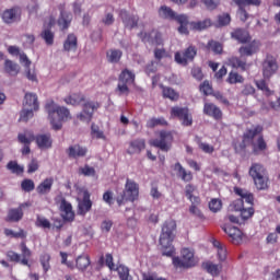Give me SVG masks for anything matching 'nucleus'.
<instances>
[{
	"instance_id": "obj_14",
	"label": "nucleus",
	"mask_w": 280,
	"mask_h": 280,
	"mask_svg": "<svg viewBox=\"0 0 280 280\" xmlns=\"http://www.w3.org/2000/svg\"><path fill=\"white\" fill-rule=\"evenodd\" d=\"M196 58V48L194 46L188 47L183 54H175V61L177 65L187 66L188 62H191Z\"/></svg>"
},
{
	"instance_id": "obj_60",
	"label": "nucleus",
	"mask_w": 280,
	"mask_h": 280,
	"mask_svg": "<svg viewBox=\"0 0 280 280\" xmlns=\"http://www.w3.org/2000/svg\"><path fill=\"white\" fill-rule=\"evenodd\" d=\"M231 23V15L229 13H223L218 16V25L224 27Z\"/></svg>"
},
{
	"instance_id": "obj_45",
	"label": "nucleus",
	"mask_w": 280,
	"mask_h": 280,
	"mask_svg": "<svg viewBox=\"0 0 280 280\" xmlns=\"http://www.w3.org/2000/svg\"><path fill=\"white\" fill-rule=\"evenodd\" d=\"M203 268L209 272V275H212V277H218L220 275V266L215 265L213 262H206L203 265Z\"/></svg>"
},
{
	"instance_id": "obj_47",
	"label": "nucleus",
	"mask_w": 280,
	"mask_h": 280,
	"mask_svg": "<svg viewBox=\"0 0 280 280\" xmlns=\"http://www.w3.org/2000/svg\"><path fill=\"white\" fill-rule=\"evenodd\" d=\"M194 186L191 185H187L186 186V196L188 198V200H190V202H192V205H199L200 203V198H198L197 196H194Z\"/></svg>"
},
{
	"instance_id": "obj_31",
	"label": "nucleus",
	"mask_w": 280,
	"mask_h": 280,
	"mask_svg": "<svg viewBox=\"0 0 280 280\" xmlns=\"http://www.w3.org/2000/svg\"><path fill=\"white\" fill-rule=\"evenodd\" d=\"M174 171L177 172V176H179V178H182V180H185L186 183H189V180L194 178L191 172H187L185 167L180 165V163L175 164Z\"/></svg>"
},
{
	"instance_id": "obj_42",
	"label": "nucleus",
	"mask_w": 280,
	"mask_h": 280,
	"mask_svg": "<svg viewBox=\"0 0 280 280\" xmlns=\"http://www.w3.org/2000/svg\"><path fill=\"white\" fill-rule=\"evenodd\" d=\"M226 82L229 84H244V77L235 71H232L229 73Z\"/></svg>"
},
{
	"instance_id": "obj_59",
	"label": "nucleus",
	"mask_w": 280,
	"mask_h": 280,
	"mask_svg": "<svg viewBox=\"0 0 280 280\" xmlns=\"http://www.w3.org/2000/svg\"><path fill=\"white\" fill-rule=\"evenodd\" d=\"M266 149V141H264V138L259 137L257 139V142L253 143V150L257 154V152H261Z\"/></svg>"
},
{
	"instance_id": "obj_36",
	"label": "nucleus",
	"mask_w": 280,
	"mask_h": 280,
	"mask_svg": "<svg viewBox=\"0 0 280 280\" xmlns=\"http://www.w3.org/2000/svg\"><path fill=\"white\" fill-rule=\"evenodd\" d=\"M91 207H93V201H91V195L89 191H84L83 200L79 201V209L81 211H90Z\"/></svg>"
},
{
	"instance_id": "obj_27",
	"label": "nucleus",
	"mask_w": 280,
	"mask_h": 280,
	"mask_svg": "<svg viewBox=\"0 0 280 280\" xmlns=\"http://www.w3.org/2000/svg\"><path fill=\"white\" fill-rule=\"evenodd\" d=\"M4 71L5 73H9V75H19V73H21V66L10 59H7L4 60Z\"/></svg>"
},
{
	"instance_id": "obj_26",
	"label": "nucleus",
	"mask_w": 280,
	"mask_h": 280,
	"mask_svg": "<svg viewBox=\"0 0 280 280\" xmlns=\"http://www.w3.org/2000/svg\"><path fill=\"white\" fill-rule=\"evenodd\" d=\"M120 16L122 19V23L125 27L128 30H132V27H137V23H139V18L131 16L126 11H121Z\"/></svg>"
},
{
	"instance_id": "obj_4",
	"label": "nucleus",
	"mask_w": 280,
	"mask_h": 280,
	"mask_svg": "<svg viewBox=\"0 0 280 280\" xmlns=\"http://www.w3.org/2000/svg\"><path fill=\"white\" fill-rule=\"evenodd\" d=\"M249 176L253 178L256 189L264 190L268 187V173L264 165L258 163L252 164Z\"/></svg>"
},
{
	"instance_id": "obj_34",
	"label": "nucleus",
	"mask_w": 280,
	"mask_h": 280,
	"mask_svg": "<svg viewBox=\"0 0 280 280\" xmlns=\"http://www.w3.org/2000/svg\"><path fill=\"white\" fill-rule=\"evenodd\" d=\"M72 19H73V16L71 15V13L62 11L61 15H60V18L58 20L59 27L61 30H67V27H69Z\"/></svg>"
},
{
	"instance_id": "obj_16",
	"label": "nucleus",
	"mask_w": 280,
	"mask_h": 280,
	"mask_svg": "<svg viewBox=\"0 0 280 280\" xmlns=\"http://www.w3.org/2000/svg\"><path fill=\"white\" fill-rule=\"evenodd\" d=\"M35 143L39 150H51L54 139L50 133H39L35 137Z\"/></svg>"
},
{
	"instance_id": "obj_39",
	"label": "nucleus",
	"mask_w": 280,
	"mask_h": 280,
	"mask_svg": "<svg viewBox=\"0 0 280 280\" xmlns=\"http://www.w3.org/2000/svg\"><path fill=\"white\" fill-rule=\"evenodd\" d=\"M214 248H217L218 258L220 261L226 260V246L224 244H221L220 241H213L212 242Z\"/></svg>"
},
{
	"instance_id": "obj_40",
	"label": "nucleus",
	"mask_w": 280,
	"mask_h": 280,
	"mask_svg": "<svg viewBox=\"0 0 280 280\" xmlns=\"http://www.w3.org/2000/svg\"><path fill=\"white\" fill-rule=\"evenodd\" d=\"M18 139L20 143H24V145H30L32 141L36 140V137H34V132L32 131H25L24 133H20L18 136Z\"/></svg>"
},
{
	"instance_id": "obj_50",
	"label": "nucleus",
	"mask_w": 280,
	"mask_h": 280,
	"mask_svg": "<svg viewBox=\"0 0 280 280\" xmlns=\"http://www.w3.org/2000/svg\"><path fill=\"white\" fill-rule=\"evenodd\" d=\"M91 135L93 139H106V136H104V131H102L100 127L95 124H92L91 126Z\"/></svg>"
},
{
	"instance_id": "obj_32",
	"label": "nucleus",
	"mask_w": 280,
	"mask_h": 280,
	"mask_svg": "<svg viewBox=\"0 0 280 280\" xmlns=\"http://www.w3.org/2000/svg\"><path fill=\"white\" fill-rule=\"evenodd\" d=\"M162 95L163 97L171 100V102H178V98L180 97V94H178V92L167 86H162Z\"/></svg>"
},
{
	"instance_id": "obj_9",
	"label": "nucleus",
	"mask_w": 280,
	"mask_h": 280,
	"mask_svg": "<svg viewBox=\"0 0 280 280\" xmlns=\"http://www.w3.org/2000/svg\"><path fill=\"white\" fill-rule=\"evenodd\" d=\"M100 108V104L95 102H86L83 105V110L77 115L79 121L83 124H91V119H93V113Z\"/></svg>"
},
{
	"instance_id": "obj_17",
	"label": "nucleus",
	"mask_w": 280,
	"mask_h": 280,
	"mask_svg": "<svg viewBox=\"0 0 280 280\" xmlns=\"http://www.w3.org/2000/svg\"><path fill=\"white\" fill-rule=\"evenodd\" d=\"M62 219H57L52 223V229L56 231H60L62 226H65V222H73L75 220V212L74 211H63L61 213Z\"/></svg>"
},
{
	"instance_id": "obj_53",
	"label": "nucleus",
	"mask_w": 280,
	"mask_h": 280,
	"mask_svg": "<svg viewBox=\"0 0 280 280\" xmlns=\"http://www.w3.org/2000/svg\"><path fill=\"white\" fill-rule=\"evenodd\" d=\"M259 132H261L260 126L252 127L244 133V139H255Z\"/></svg>"
},
{
	"instance_id": "obj_21",
	"label": "nucleus",
	"mask_w": 280,
	"mask_h": 280,
	"mask_svg": "<svg viewBox=\"0 0 280 280\" xmlns=\"http://www.w3.org/2000/svg\"><path fill=\"white\" fill-rule=\"evenodd\" d=\"M23 107L38 110V96L34 93H26L24 96Z\"/></svg>"
},
{
	"instance_id": "obj_13",
	"label": "nucleus",
	"mask_w": 280,
	"mask_h": 280,
	"mask_svg": "<svg viewBox=\"0 0 280 280\" xmlns=\"http://www.w3.org/2000/svg\"><path fill=\"white\" fill-rule=\"evenodd\" d=\"M254 214L255 212L253 211H241L237 212V214H230L224 217L223 224H244V222L249 218H253Z\"/></svg>"
},
{
	"instance_id": "obj_48",
	"label": "nucleus",
	"mask_w": 280,
	"mask_h": 280,
	"mask_svg": "<svg viewBox=\"0 0 280 280\" xmlns=\"http://www.w3.org/2000/svg\"><path fill=\"white\" fill-rule=\"evenodd\" d=\"M23 220V211H11L5 218L7 222H19Z\"/></svg>"
},
{
	"instance_id": "obj_6",
	"label": "nucleus",
	"mask_w": 280,
	"mask_h": 280,
	"mask_svg": "<svg viewBox=\"0 0 280 280\" xmlns=\"http://www.w3.org/2000/svg\"><path fill=\"white\" fill-rule=\"evenodd\" d=\"M174 142V132L161 131L160 139L149 140V144L153 148H159L162 152H170L172 150V143Z\"/></svg>"
},
{
	"instance_id": "obj_64",
	"label": "nucleus",
	"mask_w": 280,
	"mask_h": 280,
	"mask_svg": "<svg viewBox=\"0 0 280 280\" xmlns=\"http://www.w3.org/2000/svg\"><path fill=\"white\" fill-rule=\"evenodd\" d=\"M79 174L83 176H95V168L89 165L79 168Z\"/></svg>"
},
{
	"instance_id": "obj_54",
	"label": "nucleus",
	"mask_w": 280,
	"mask_h": 280,
	"mask_svg": "<svg viewBox=\"0 0 280 280\" xmlns=\"http://www.w3.org/2000/svg\"><path fill=\"white\" fill-rule=\"evenodd\" d=\"M59 255L61 257L62 266H67V268H70V270H73V268H75V265L73 264V261L68 260L69 254H67V252H60Z\"/></svg>"
},
{
	"instance_id": "obj_63",
	"label": "nucleus",
	"mask_w": 280,
	"mask_h": 280,
	"mask_svg": "<svg viewBox=\"0 0 280 280\" xmlns=\"http://www.w3.org/2000/svg\"><path fill=\"white\" fill-rule=\"evenodd\" d=\"M7 168L12 172V174H23V166L19 165L16 162H9Z\"/></svg>"
},
{
	"instance_id": "obj_62",
	"label": "nucleus",
	"mask_w": 280,
	"mask_h": 280,
	"mask_svg": "<svg viewBox=\"0 0 280 280\" xmlns=\"http://www.w3.org/2000/svg\"><path fill=\"white\" fill-rule=\"evenodd\" d=\"M198 147L200 149L201 152H205L206 154H213L214 152V148L213 145L207 143V142H202V141H199L198 142Z\"/></svg>"
},
{
	"instance_id": "obj_8",
	"label": "nucleus",
	"mask_w": 280,
	"mask_h": 280,
	"mask_svg": "<svg viewBox=\"0 0 280 280\" xmlns=\"http://www.w3.org/2000/svg\"><path fill=\"white\" fill-rule=\"evenodd\" d=\"M234 3L238 7L237 10V16L240 21H243V23H246L248 21L250 14L246 12V5H256L259 7L261 5V0H233Z\"/></svg>"
},
{
	"instance_id": "obj_3",
	"label": "nucleus",
	"mask_w": 280,
	"mask_h": 280,
	"mask_svg": "<svg viewBox=\"0 0 280 280\" xmlns=\"http://www.w3.org/2000/svg\"><path fill=\"white\" fill-rule=\"evenodd\" d=\"M135 200H139V184L127 178L122 192L116 197V202L118 207H124L127 202H135Z\"/></svg>"
},
{
	"instance_id": "obj_37",
	"label": "nucleus",
	"mask_w": 280,
	"mask_h": 280,
	"mask_svg": "<svg viewBox=\"0 0 280 280\" xmlns=\"http://www.w3.org/2000/svg\"><path fill=\"white\" fill-rule=\"evenodd\" d=\"M51 255L49 254H43L39 257V264L44 270V275H47V272H49V270H51Z\"/></svg>"
},
{
	"instance_id": "obj_30",
	"label": "nucleus",
	"mask_w": 280,
	"mask_h": 280,
	"mask_svg": "<svg viewBox=\"0 0 280 280\" xmlns=\"http://www.w3.org/2000/svg\"><path fill=\"white\" fill-rule=\"evenodd\" d=\"M159 16L166 19L167 21H174L176 19V12L167 5H162L159 10Z\"/></svg>"
},
{
	"instance_id": "obj_23",
	"label": "nucleus",
	"mask_w": 280,
	"mask_h": 280,
	"mask_svg": "<svg viewBox=\"0 0 280 280\" xmlns=\"http://www.w3.org/2000/svg\"><path fill=\"white\" fill-rule=\"evenodd\" d=\"M142 150H145V140H133L129 143L127 153L141 154Z\"/></svg>"
},
{
	"instance_id": "obj_20",
	"label": "nucleus",
	"mask_w": 280,
	"mask_h": 280,
	"mask_svg": "<svg viewBox=\"0 0 280 280\" xmlns=\"http://www.w3.org/2000/svg\"><path fill=\"white\" fill-rule=\"evenodd\" d=\"M86 152H89V150L80 144H74L68 148V156L71 159H80L82 156H86Z\"/></svg>"
},
{
	"instance_id": "obj_15",
	"label": "nucleus",
	"mask_w": 280,
	"mask_h": 280,
	"mask_svg": "<svg viewBox=\"0 0 280 280\" xmlns=\"http://www.w3.org/2000/svg\"><path fill=\"white\" fill-rule=\"evenodd\" d=\"M20 62L21 65H23V67H25V77L27 78V80H30L31 82H37L38 78L36 77V70L30 68L32 67V60H30L27 55L21 54Z\"/></svg>"
},
{
	"instance_id": "obj_12",
	"label": "nucleus",
	"mask_w": 280,
	"mask_h": 280,
	"mask_svg": "<svg viewBox=\"0 0 280 280\" xmlns=\"http://www.w3.org/2000/svg\"><path fill=\"white\" fill-rule=\"evenodd\" d=\"M221 229L230 237V242L232 244H235V245L242 244L244 233H242V230H240L237 226H232L231 224L225 223V224H221Z\"/></svg>"
},
{
	"instance_id": "obj_18",
	"label": "nucleus",
	"mask_w": 280,
	"mask_h": 280,
	"mask_svg": "<svg viewBox=\"0 0 280 280\" xmlns=\"http://www.w3.org/2000/svg\"><path fill=\"white\" fill-rule=\"evenodd\" d=\"M203 114L213 119H222V109L213 103H205Z\"/></svg>"
},
{
	"instance_id": "obj_52",
	"label": "nucleus",
	"mask_w": 280,
	"mask_h": 280,
	"mask_svg": "<svg viewBox=\"0 0 280 280\" xmlns=\"http://www.w3.org/2000/svg\"><path fill=\"white\" fill-rule=\"evenodd\" d=\"M148 128H154L156 126H167V120L165 118H151L147 122Z\"/></svg>"
},
{
	"instance_id": "obj_10",
	"label": "nucleus",
	"mask_w": 280,
	"mask_h": 280,
	"mask_svg": "<svg viewBox=\"0 0 280 280\" xmlns=\"http://www.w3.org/2000/svg\"><path fill=\"white\" fill-rule=\"evenodd\" d=\"M279 71V65L273 56L268 55L262 61V77L265 80H270L271 75H275Z\"/></svg>"
},
{
	"instance_id": "obj_38",
	"label": "nucleus",
	"mask_w": 280,
	"mask_h": 280,
	"mask_svg": "<svg viewBox=\"0 0 280 280\" xmlns=\"http://www.w3.org/2000/svg\"><path fill=\"white\" fill-rule=\"evenodd\" d=\"M4 235L7 237H13L14 240H25L27 237V232L25 230L20 229L19 232H13L10 229H4Z\"/></svg>"
},
{
	"instance_id": "obj_33",
	"label": "nucleus",
	"mask_w": 280,
	"mask_h": 280,
	"mask_svg": "<svg viewBox=\"0 0 280 280\" xmlns=\"http://www.w3.org/2000/svg\"><path fill=\"white\" fill-rule=\"evenodd\" d=\"M66 104H70L71 106H80L83 102H85V97L83 94H72L65 98Z\"/></svg>"
},
{
	"instance_id": "obj_61",
	"label": "nucleus",
	"mask_w": 280,
	"mask_h": 280,
	"mask_svg": "<svg viewBox=\"0 0 280 280\" xmlns=\"http://www.w3.org/2000/svg\"><path fill=\"white\" fill-rule=\"evenodd\" d=\"M35 225L39 229H51V222L43 217H37V220L35 222Z\"/></svg>"
},
{
	"instance_id": "obj_55",
	"label": "nucleus",
	"mask_w": 280,
	"mask_h": 280,
	"mask_svg": "<svg viewBox=\"0 0 280 280\" xmlns=\"http://www.w3.org/2000/svg\"><path fill=\"white\" fill-rule=\"evenodd\" d=\"M21 187L23 191L30 192V191H34L36 185L34 184V180L32 179H24L21 183Z\"/></svg>"
},
{
	"instance_id": "obj_51",
	"label": "nucleus",
	"mask_w": 280,
	"mask_h": 280,
	"mask_svg": "<svg viewBox=\"0 0 280 280\" xmlns=\"http://www.w3.org/2000/svg\"><path fill=\"white\" fill-rule=\"evenodd\" d=\"M40 36L45 40L46 45H54V32L49 28L44 30Z\"/></svg>"
},
{
	"instance_id": "obj_56",
	"label": "nucleus",
	"mask_w": 280,
	"mask_h": 280,
	"mask_svg": "<svg viewBox=\"0 0 280 280\" xmlns=\"http://www.w3.org/2000/svg\"><path fill=\"white\" fill-rule=\"evenodd\" d=\"M210 211H222V200L218 198H213L209 202Z\"/></svg>"
},
{
	"instance_id": "obj_2",
	"label": "nucleus",
	"mask_w": 280,
	"mask_h": 280,
	"mask_svg": "<svg viewBox=\"0 0 280 280\" xmlns=\"http://www.w3.org/2000/svg\"><path fill=\"white\" fill-rule=\"evenodd\" d=\"M45 109L48 114L52 130H60V128H62V121H69V119H71V112H69V108L60 106L54 101H48Z\"/></svg>"
},
{
	"instance_id": "obj_28",
	"label": "nucleus",
	"mask_w": 280,
	"mask_h": 280,
	"mask_svg": "<svg viewBox=\"0 0 280 280\" xmlns=\"http://www.w3.org/2000/svg\"><path fill=\"white\" fill-rule=\"evenodd\" d=\"M141 38L144 43H151L152 45H161V35L155 31L151 33H141Z\"/></svg>"
},
{
	"instance_id": "obj_35",
	"label": "nucleus",
	"mask_w": 280,
	"mask_h": 280,
	"mask_svg": "<svg viewBox=\"0 0 280 280\" xmlns=\"http://www.w3.org/2000/svg\"><path fill=\"white\" fill-rule=\"evenodd\" d=\"M232 38H235L238 43H248L250 35L247 31L238 28L232 33Z\"/></svg>"
},
{
	"instance_id": "obj_11",
	"label": "nucleus",
	"mask_w": 280,
	"mask_h": 280,
	"mask_svg": "<svg viewBox=\"0 0 280 280\" xmlns=\"http://www.w3.org/2000/svg\"><path fill=\"white\" fill-rule=\"evenodd\" d=\"M171 117H177L178 120L182 121L183 126H191V124H194V119L191 118V114H189V109L187 107H172Z\"/></svg>"
},
{
	"instance_id": "obj_7",
	"label": "nucleus",
	"mask_w": 280,
	"mask_h": 280,
	"mask_svg": "<svg viewBox=\"0 0 280 280\" xmlns=\"http://www.w3.org/2000/svg\"><path fill=\"white\" fill-rule=\"evenodd\" d=\"M130 84H135V73L128 69L121 71L117 85V93L119 95H128L130 93Z\"/></svg>"
},
{
	"instance_id": "obj_29",
	"label": "nucleus",
	"mask_w": 280,
	"mask_h": 280,
	"mask_svg": "<svg viewBox=\"0 0 280 280\" xmlns=\"http://www.w3.org/2000/svg\"><path fill=\"white\" fill-rule=\"evenodd\" d=\"M63 49L65 51L75 52L78 49V37L73 34H69L63 43Z\"/></svg>"
},
{
	"instance_id": "obj_44",
	"label": "nucleus",
	"mask_w": 280,
	"mask_h": 280,
	"mask_svg": "<svg viewBox=\"0 0 280 280\" xmlns=\"http://www.w3.org/2000/svg\"><path fill=\"white\" fill-rule=\"evenodd\" d=\"M228 65H230V67H233V69H242L243 71L246 70V62L242 61L237 57H231L228 61Z\"/></svg>"
},
{
	"instance_id": "obj_41",
	"label": "nucleus",
	"mask_w": 280,
	"mask_h": 280,
	"mask_svg": "<svg viewBox=\"0 0 280 280\" xmlns=\"http://www.w3.org/2000/svg\"><path fill=\"white\" fill-rule=\"evenodd\" d=\"M211 25L212 23L209 19L191 23L192 30H196L197 32H202L203 30L211 27Z\"/></svg>"
},
{
	"instance_id": "obj_1",
	"label": "nucleus",
	"mask_w": 280,
	"mask_h": 280,
	"mask_svg": "<svg viewBox=\"0 0 280 280\" xmlns=\"http://www.w3.org/2000/svg\"><path fill=\"white\" fill-rule=\"evenodd\" d=\"M176 237V221L170 219L166 220L162 225L160 234V246L163 257H172L173 266L175 268H195L198 265V259L194 254V250L184 247L180 250V257L176 255V248L174 247V238Z\"/></svg>"
},
{
	"instance_id": "obj_46",
	"label": "nucleus",
	"mask_w": 280,
	"mask_h": 280,
	"mask_svg": "<svg viewBox=\"0 0 280 280\" xmlns=\"http://www.w3.org/2000/svg\"><path fill=\"white\" fill-rule=\"evenodd\" d=\"M256 86L259 89V91H262V93L267 96L270 97L272 95V91L270 88H268V84L266 83L265 80H258L256 81Z\"/></svg>"
},
{
	"instance_id": "obj_25",
	"label": "nucleus",
	"mask_w": 280,
	"mask_h": 280,
	"mask_svg": "<svg viewBox=\"0 0 280 280\" xmlns=\"http://www.w3.org/2000/svg\"><path fill=\"white\" fill-rule=\"evenodd\" d=\"M89 266H91V257L89 256V254H82L77 257L75 267L78 268V270L84 272V270H86Z\"/></svg>"
},
{
	"instance_id": "obj_5",
	"label": "nucleus",
	"mask_w": 280,
	"mask_h": 280,
	"mask_svg": "<svg viewBox=\"0 0 280 280\" xmlns=\"http://www.w3.org/2000/svg\"><path fill=\"white\" fill-rule=\"evenodd\" d=\"M20 250L22 253V258L21 254L14 250L7 252L5 255L9 261H12L13 264H21V266H27L28 268H32V265L30 264V258L32 257V249L27 247V244L25 242H22L20 244Z\"/></svg>"
},
{
	"instance_id": "obj_22",
	"label": "nucleus",
	"mask_w": 280,
	"mask_h": 280,
	"mask_svg": "<svg viewBox=\"0 0 280 280\" xmlns=\"http://www.w3.org/2000/svg\"><path fill=\"white\" fill-rule=\"evenodd\" d=\"M51 187H54V178L48 177L36 187V191L39 196H46V194L51 191Z\"/></svg>"
},
{
	"instance_id": "obj_43",
	"label": "nucleus",
	"mask_w": 280,
	"mask_h": 280,
	"mask_svg": "<svg viewBox=\"0 0 280 280\" xmlns=\"http://www.w3.org/2000/svg\"><path fill=\"white\" fill-rule=\"evenodd\" d=\"M115 270H117L120 280H132L130 269H128V267L119 265Z\"/></svg>"
},
{
	"instance_id": "obj_58",
	"label": "nucleus",
	"mask_w": 280,
	"mask_h": 280,
	"mask_svg": "<svg viewBox=\"0 0 280 280\" xmlns=\"http://www.w3.org/2000/svg\"><path fill=\"white\" fill-rule=\"evenodd\" d=\"M107 60L109 62H117L118 60H121V52H120V50H109L107 52Z\"/></svg>"
},
{
	"instance_id": "obj_19",
	"label": "nucleus",
	"mask_w": 280,
	"mask_h": 280,
	"mask_svg": "<svg viewBox=\"0 0 280 280\" xmlns=\"http://www.w3.org/2000/svg\"><path fill=\"white\" fill-rule=\"evenodd\" d=\"M259 47H261V43H259V40H254L247 46H242L238 51L241 56H253L259 51Z\"/></svg>"
},
{
	"instance_id": "obj_57",
	"label": "nucleus",
	"mask_w": 280,
	"mask_h": 280,
	"mask_svg": "<svg viewBox=\"0 0 280 280\" xmlns=\"http://www.w3.org/2000/svg\"><path fill=\"white\" fill-rule=\"evenodd\" d=\"M207 48L213 54H222V44L218 42L210 40L207 45Z\"/></svg>"
},
{
	"instance_id": "obj_24",
	"label": "nucleus",
	"mask_w": 280,
	"mask_h": 280,
	"mask_svg": "<svg viewBox=\"0 0 280 280\" xmlns=\"http://www.w3.org/2000/svg\"><path fill=\"white\" fill-rule=\"evenodd\" d=\"M20 13L21 11L19 10V8L8 9L2 13V21L8 24L14 23V21L19 19Z\"/></svg>"
},
{
	"instance_id": "obj_49",
	"label": "nucleus",
	"mask_w": 280,
	"mask_h": 280,
	"mask_svg": "<svg viewBox=\"0 0 280 280\" xmlns=\"http://www.w3.org/2000/svg\"><path fill=\"white\" fill-rule=\"evenodd\" d=\"M35 110L36 109L23 107V109L20 114V121H30V119H32V117H34Z\"/></svg>"
}]
</instances>
